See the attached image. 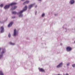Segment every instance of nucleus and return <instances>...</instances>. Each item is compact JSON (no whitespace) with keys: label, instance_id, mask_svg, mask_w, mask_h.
Returning a JSON list of instances; mask_svg holds the SVG:
<instances>
[{"label":"nucleus","instance_id":"nucleus-1","mask_svg":"<svg viewBox=\"0 0 75 75\" xmlns=\"http://www.w3.org/2000/svg\"><path fill=\"white\" fill-rule=\"evenodd\" d=\"M27 9V6H26L22 11H21L18 14L19 15V17H21L23 16L22 13L24 11H25Z\"/></svg>","mask_w":75,"mask_h":75},{"label":"nucleus","instance_id":"nucleus-2","mask_svg":"<svg viewBox=\"0 0 75 75\" xmlns=\"http://www.w3.org/2000/svg\"><path fill=\"white\" fill-rule=\"evenodd\" d=\"M17 4V3H12L11 4H10L4 7V8L5 9H8V8H9V7H10V6H12L13 5H15V4Z\"/></svg>","mask_w":75,"mask_h":75},{"label":"nucleus","instance_id":"nucleus-3","mask_svg":"<svg viewBox=\"0 0 75 75\" xmlns=\"http://www.w3.org/2000/svg\"><path fill=\"white\" fill-rule=\"evenodd\" d=\"M67 51L69 52L72 50V48L69 47H68L67 48Z\"/></svg>","mask_w":75,"mask_h":75},{"label":"nucleus","instance_id":"nucleus-4","mask_svg":"<svg viewBox=\"0 0 75 75\" xmlns=\"http://www.w3.org/2000/svg\"><path fill=\"white\" fill-rule=\"evenodd\" d=\"M1 33H3L4 31V27H3V26L1 27Z\"/></svg>","mask_w":75,"mask_h":75},{"label":"nucleus","instance_id":"nucleus-5","mask_svg":"<svg viewBox=\"0 0 75 75\" xmlns=\"http://www.w3.org/2000/svg\"><path fill=\"white\" fill-rule=\"evenodd\" d=\"M62 65H63V63L62 62L60 63L59 65H57V68H59V67H62Z\"/></svg>","mask_w":75,"mask_h":75},{"label":"nucleus","instance_id":"nucleus-6","mask_svg":"<svg viewBox=\"0 0 75 75\" xmlns=\"http://www.w3.org/2000/svg\"><path fill=\"white\" fill-rule=\"evenodd\" d=\"M5 52V50H3L2 52H1V55H0V57H1H1L3 56V54Z\"/></svg>","mask_w":75,"mask_h":75},{"label":"nucleus","instance_id":"nucleus-7","mask_svg":"<svg viewBox=\"0 0 75 75\" xmlns=\"http://www.w3.org/2000/svg\"><path fill=\"white\" fill-rule=\"evenodd\" d=\"M13 23V22H11L8 25V27H10L11 26V25H12V24Z\"/></svg>","mask_w":75,"mask_h":75},{"label":"nucleus","instance_id":"nucleus-8","mask_svg":"<svg viewBox=\"0 0 75 75\" xmlns=\"http://www.w3.org/2000/svg\"><path fill=\"white\" fill-rule=\"evenodd\" d=\"M29 3V1H25V2H24L23 3V4L24 5L25 4H28Z\"/></svg>","mask_w":75,"mask_h":75},{"label":"nucleus","instance_id":"nucleus-9","mask_svg":"<svg viewBox=\"0 0 75 75\" xmlns=\"http://www.w3.org/2000/svg\"><path fill=\"white\" fill-rule=\"evenodd\" d=\"M34 5V4H31L29 6V9H30L31 8V7H32Z\"/></svg>","mask_w":75,"mask_h":75},{"label":"nucleus","instance_id":"nucleus-10","mask_svg":"<svg viewBox=\"0 0 75 75\" xmlns=\"http://www.w3.org/2000/svg\"><path fill=\"white\" fill-rule=\"evenodd\" d=\"M16 29H15L14 30V35L15 36L16 35Z\"/></svg>","mask_w":75,"mask_h":75},{"label":"nucleus","instance_id":"nucleus-11","mask_svg":"<svg viewBox=\"0 0 75 75\" xmlns=\"http://www.w3.org/2000/svg\"><path fill=\"white\" fill-rule=\"evenodd\" d=\"M71 4H73L74 3V0H71L70 1Z\"/></svg>","mask_w":75,"mask_h":75},{"label":"nucleus","instance_id":"nucleus-12","mask_svg":"<svg viewBox=\"0 0 75 75\" xmlns=\"http://www.w3.org/2000/svg\"><path fill=\"white\" fill-rule=\"evenodd\" d=\"M17 8V6H15L14 8H12L11 9V10H15L16 8Z\"/></svg>","mask_w":75,"mask_h":75},{"label":"nucleus","instance_id":"nucleus-13","mask_svg":"<svg viewBox=\"0 0 75 75\" xmlns=\"http://www.w3.org/2000/svg\"><path fill=\"white\" fill-rule=\"evenodd\" d=\"M39 70L40 71H42V72H45V70L41 68L39 69Z\"/></svg>","mask_w":75,"mask_h":75},{"label":"nucleus","instance_id":"nucleus-14","mask_svg":"<svg viewBox=\"0 0 75 75\" xmlns=\"http://www.w3.org/2000/svg\"><path fill=\"white\" fill-rule=\"evenodd\" d=\"M12 13L13 14H16V12L15 11L12 12Z\"/></svg>","mask_w":75,"mask_h":75},{"label":"nucleus","instance_id":"nucleus-15","mask_svg":"<svg viewBox=\"0 0 75 75\" xmlns=\"http://www.w3.org/2000/svg\"><path fill=\"white\" fill-rule=\"evenodd\" d=\"M9 44L11 45H14L15 44L14 43H13L11 42H10L9 43Z\"/></svg>","mask_w":75,"mask_h":75},{"label":"nucleus","instance_id":"nucleus-16","mask_svg":"<svg viewBox=\"0 0 75 75\" xmlns=\"http://www.w3.org/2000/svg\"><path fill=\"white\" fill-rule=\"evenodd\" d=\"M0 75H4V74H3V72H2V71H0Z\"/></svg>","mask_w":75,"mask_h":75},{"label":"nucleus","instance_id":"nucleus-17","mask_svg":"<svg viewBox=\"0 0 75 75\" xmlns=\"http://www.w3.org/2000/svg\"><path fill=\"white\" fill-rule=\"evenodd\" d=\"M45 16V14L44 13H43V14L42 15V17H43V16Z\"/></svg>","mask_w":75,"mask_h":75},{"label":"nucleus","instance_id":"nucleus-18","mask_svg":"<svg viewBox=\"0 0 75 75\" xmlns=\"http://www.w3.org/2000/svg\"><path fill=\"white\" fill-rule=\"evenodd\" d=\"M8 36L9 37H11V35H10V34H9L8 35Z\"/></svg>","mask_w":75,"mask_h":75},{"label":"nucleus","instance_id":"nucleus-19","mask_svg":"<svg viewBox=\"0 0 75 75\" xmlns=\"http://www.w3.org/2000/svg\"><path fill=\"white\" fill-rule=\"evenodd\" d=\"M0 6L1 7L3 6V4H1L0 5Z\"/></svg>","mask_w":75,"mask_h":75},{"label":"nucleus","instance_id":"nucleus-20","mask_svg":"<svg viewBox=\"0 0 75 75\" xmlns=\"http://www.w3.org/2000/svg\"><path fill=\"white\" fill-rule=\"evenodd\" d=\"M72 66L73 67H75V64H73Z\"/></svg>","mask_w":75,"mask_h":75},{"label":"nucleus","instance_id":"nucleus-21","mask_svg":"<svg viewBox=\"0 0 75 75\" xmlns=\"http://www.w3.org/2000/svg\"><path fill=\"white\" fill-rule=\"evenodd\" d=\"M69 64H70V63H68L67 64V66H68L69 65Z\"/></svg>","mask_w":75,"mask_h":75},{"label":"nucleus","instance_id":"nucleus-22","mask_svg":"<svg viewBox=\"0 0 75 75\" xmlns=\"http://www.w3.org/2000/svg\"><path fill=\"white\" fill-rule=\"evenodd\" d=\"M15 18V17H12V18Z\"/></svg>","mask_w":75,"mask_h":75},{"label":"nucleus","instance_id":"nucleus-23","mask_svg":"<svg viewBox=\"0 0 75 75\" xmlns=\"http://www.w3.org/2000/svg\"><path fill=\"white\" fill-rule=\"evenodd\" d=\"M37 7V6H35V8H36Z\"/></svg>","mask_w":75,"mask_h":75},{"label":"nucleus","instance_id":"nucleus-24","mask_svg":"<svg viewBox=\"0 0 75 75\" xmlns=\"http://www.w3.org/2000/svg\"><path fill=\"white\" fill-rule=\"evenodd\" d=\"M57 75H60V74H58Z\"/></svg>","mask_w":75,"mask_h":75},{"label":"nucleus","instance_id":"nucleus-25","mask_svg":"<svg viewBox=\"0 0 75 75\" xmlns=\"http://www.w3.org/2000/svg\"><path fill=\"white\" fill-rule=\"evenodd\" d=\"M68 75V74H67V75Z\"/></svg>","mask_w":75,"mask_h":75},{"label":"nucleus","instance_id":"nucleus-26","mask_svg":"<svg viewBox=\"0 0 75 75\" xmlns=\"http://www.w3.org/2000/svg\"><path fill=\"white\" fill-rule=\"evenodd\" d=\"M21 0L23 1H24L25 0Z\"/></svg>","mask_w":75,"mask_h":75},{"label":"nucleus","instance_id":"nucleus-27","mask_svg":"<svg viewBox=\"0 0 75 75\" xmlns=\"http://www.w3.org/2000/svg\"><path fill=\"white\" fill-rule=\"evenodd\" d=\"M39 0V1H41V0Z\"/></svg>","mask_w":75,"mask_h":75},{"label":"nucleus","instance_id":"nucleus-28","mask_svg":"<svg viewBox=\"0 0 75 75\" xmlns=\"http://www.w3.org/2000/svg\"><path fill=\"white\" fill-rule=\"evenodd\" d=\"M74 42L75 43V41H74Z\"/></svg>","mask_w":75,"mask_h":75}]
</instances>
